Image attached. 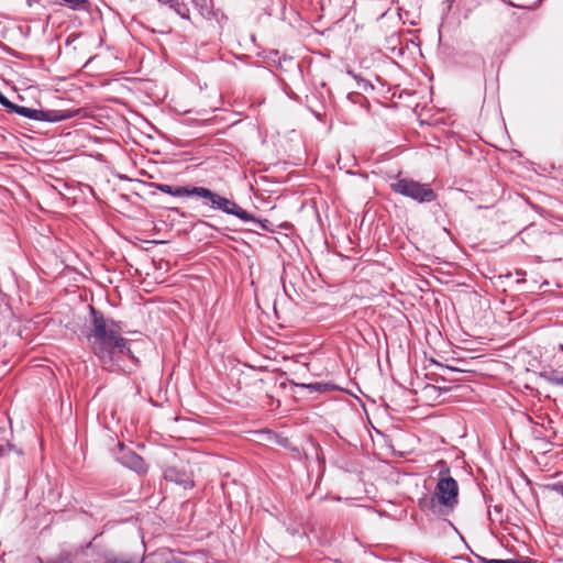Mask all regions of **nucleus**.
Wrapping results in <instances>:
<instances>
[{
	"instance_id": "f257e3e1",
	"label": "nucleus",
	"mask_w": 563,
	"mask_h": 563,
	"mask_svg": "<svg viewBox=\"0 0 563 563\" xmlns=\"http://www.w3.org/2000/svg\"><path fill=\"white\" fill-rule=\"evenodd\" d=\"M91 327L87 340L92 353L107 368L120 367L124 356H131L129 340L121 336L120 323L110 319L89 306Z\"/></svg>"
},
{
	"instance_id": "f03ea898",
	"label": "nucleus",
	"mask_w": 563,
	"mask_h": 563,
	"mask_svg": "<svg viewBox=\"0 0 563 563\" xmlns=\"http://www.w3.org/2000/svg\"><path fill=\"white\" fill-rule=\"evenodd\" d=\"M439 479L434 492L428 501L422 505L423 509L433 515H449L459 504V484L451 476L448 463L443 460L438 462Z\"/></svg>"
},
{
	"instance_id": "7ed1b4c3",
	"label": "nucleus",
	"mask_w": 563,
	"mask_h": 563,
	"mask_svg": "<svg viewBox=\"0 0 563 563\" xmlns=\"http://www.w3.org/2000/svg\"><path fill=\"white\" fill-rule=\"evenodd\" d=\"M196 196L199 198H203L207 200V203L216 210H221L222 212L227 214H232L239 218L240 220L244 222L253 221L257 222V220L249 213L246 210L242 209L240 206H238L233 200H230L225 197L220 196L217 192H213L212 190L200 187L195 190ZM261 223L262 228L266 229V225L258 221Z\"/></svg>"
},
{
	"instance_id": "20e7f679",
	"label": "nucleus",
	"mask_w": 563,
	"mask_h": 563,
	"mask_svg": "<svg viewBox=\"0 0 563 563\" xmlns=\"http://www.w3.org/2000/svg\"><path fill=\"white\" fill-rule=\"evenodd\" d=\"M390 188L394 192L410 198L419 203L433 202L438 197L430 185L407 177L398 176L396 180L390 184Z\"/></svg>"
},
{
	"instance_id": "39448f33",
	"label": "nucleus",
	"mask_w": 563,
	"mask_h": 563,
	"mask_svg": "<svg viewBox=\"0 0 563 563\" xmlns=\"http://www.w3.org/2000/svg\"><path fill=\"white\" fill-rule=\"evenodd\" d=\"M10 112L35 121L60 122L74 117L69 110H37L13 103Z\"/></svg>"
},
{
	"instance_id": "423d86ee",
	"label": "nucleus",
	"mask_w": 563,
	"mask_h": 563,
	"mask_svg": "<svg viewBox=\"0 0 563 563\" xmlns=\"http://www.w3.org/2000/svg\"><path fill=\"white\" fill-rule=\"evenodd\" d=\"M164 478L181 486L184 489H190L195 486L192 472L184 464L167 466L164 471Z\"/></svg>"
},
{
	"instance_id": "0eeeda50",
	"label": "nucleus",
	"mask_w": 563,
	"mask_h": 563,
	"mask_svg": "<svg viewBox=\"0 0 563 563\" xmlns=\"http://www.w3.org/2000/svg\"><path fill=\"white\" fill-rule=\"evenodd\" d=\"M157 190L161 192L174 196V197H189L196 196L195 190L199 187H183V186H172L167 184H157Z\"/></svg>"
},
{
	"instance_id": "6e6552de",
	"label": "nucleus",
	"mask_w": 563,
	"mask_h": 563,
	"mask_svg": "<svg viewBox=\"0 0 563 563\" xmlns=\"http://www.w3.org/2000/svg\"><path fill=\"white\" fill-rule=\"evenodd\" d=\"M125 463L129 467L134 470L137 473H145L146 472V465L141 456L137 454L131 452L125 455Z\"/></svg>"
},
{
	"instance_id": "1a4fd4ad",
	"label": "nucleus",
	"mask_w": 563,
	"mask_h": 563,
	"mask_svg": "<svg viewBox=\"0 0 563 563\" xmlns=\"http://www.w3.org/2000/svg\"><path fill=\"white\" fill-rule=\"evenodd\" d=\"M163 4H167L170 9H173L178 15L184 19H189V9L186 4L180 3L179 0H157Z\"/></svg>"
},
{
	"instance_id": "9d476101",
	"label": "nucleus",
	"mask_w": 563,
	"mask_h": 563,
	"mask_svg": "<svg viewBox=\"0 0 563 563\" xmlns=\"http://www.w3.org/2000/svg\"><path fill=\"white\" fill-rule=\"evenodd\" d=\"M541 377L544 378L549 384L563 387V371L550 369L541 373Z\"/></svg>"
},
{
	"instance_id": "9b49d317",
	"label": "nucleus",
	"mask_w": 563,
	"mask_h": 563,
	"mask_svg": "<svg viewBox=\"0 0 563 563\" xmlns=\"http://www.w3.org/2000/svg\"><path fill=\"white\" fill-rule=\"evenodd\" d=\"M302 387L309 389L310 391H318V393L332 390L334 388L333 385L327 384V383L303 384Z\"/></svg>"
},
{
	"instance_id": "f8f14e48",
	"label": "nucleus",
	"mask_w": 563,
	"mask_h": 563,
	"mask_svg": "<svg viewBox=\"0 0 563 563\" xmlns=\"http://www.w3.org/2000/svg\"><path fill=\"white\" fill-rule=\"evenodd\" d=\"M70 9L78 10L84 8L88 0H63Z\"/></svg>"
},
{
	"instance_id": "ddd939ff",
	"label": "nucleus",
	"mask_w": 563,
	"mask_h": 563,
	"mask_svg": "<svg viewBox=\"0 0 563 563\" xmlns=\"http://www.w3.org/2000/svg\"><path fill=\"white\" fill-rule=\"evenodd\" d=\"M478 561L481 563H518L515 560H496V559H486L484 556H478Z\"/></svg>"
},
{
	"instance_id": "4468645a",
	"label": "nucleus",
	"mask_w": 563,
	"mask_h": 563,
	"mask_svg": "<svg viewBox=\"0 0 563 563\" xmlns=\"http://www.w3.org/2000/svg\"><path fill=\"white\" fill-rule=\"evenodd\" d=\"M0 104L3 106L8 111L13 106V102H11L2 92H0Z\"/></svg>"
},
{
	"instance_id": "2eb2a0df",
	"label": "nucleus",
	"mask_w": 563,
	"mask_h": 563,
	"mask_svg": "<svg viewBox=\"0 0 563 563\" xmlns=\"http://www.w3.org/2000/svg\"><path fill=\"white\" fill-rule=\"evenodd\" d=\"M552 489L563 496V483L553 484Z\"/></svg>"
},
{
	"instance_id": "dca6fc26",
	"label": "nucleus",
	"mask_w": 563,
	"mask_h": 563,
	"mask_svg": "<svg viewBox=\"0 0 563 563\" xmlns=\"http://www.w3.org/2000/svg\"><path fill=\"white\" fill-rule=\"evenodd\" d=\"M455 0H446V2H449V4H452Z\"/></svg>"
},
{
	"instance_id": "f3484780",
	"label": "nucleus",
	"mask_w": 563,
	"mask_h": 563,
	"mask_svg": "<svg viewBox=\"0 0 563 563\" xmlns=\"http://www.w3.org/2000/svg\"><path fill=\"white\" fill-rule=\"evenodd\" d=\"M559 349H560L561 351H563V344H560V345H559Z\"/></svg>"
}]
</instances>
